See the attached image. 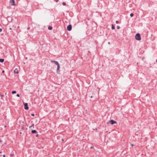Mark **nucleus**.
<instances>
[{
  "label": "nucleus",
  "mask_w": 157,
  "mask_h": 157,
  "mask_svg": "<svg viewBox=\"0 0 157 157\" xmlns=\"http://www.w3.org/2000/svg\"><path fill=\"white\" fill-rule=\"evenodd\" d=\"M135 39L137 40H141L140 35L139 33H137L135 36Z\"/></svg>",
  "instance_id": "nucleus-1"
},
{
  "label": "nucleus",
  "mask_w": 157,
  "mask_h": 157,
  "mask_svg": "<svg viewBox=\"0 0 157 157\" xmlns=\"http://www.w3.org/2000/svg\"><path fill=\"white\" fill-rule=\"evenodd\" d=\"M10 3L11 6H14L15 5L14 0H10Z\"/></svg>",
  "instance_id": "nucleus-2"
},
{
  "label": "nucleus",
  "mask_w": 157,
  "mask_h": 157,
  "mask_svg": "<svg viewBox=\"0 0 157 157\" xmlns=\"http://www.w3.org/2000/svg\"><path fill=\"white\" fill-rule=\"evenodd\" d=\"M72 26L71 25H69L67 27V30L70 31L71 30Z\"/></svg>",
  "instance_id": "nucleus-3"
},
{
  "label": "nucleus",
  "mask_w": 157,
  "mask_h": 157,
  "mask_svg": "<svg viewBox=\"0 0 157 157\" xmlns=\"http://www.w3.org/2000/svg\"><path fill=\"white\" fill-rule=\"evenodd\" d=\"M24 106V108L25 109L28 110L29 109V107H28V105L27 103H25Z\"/></svg>",
  "instance_id": "nucleus-4"
},
{
  "label": "nucleus",
  "mask_w": 157,
  "mask_h": 157,
  "mask_svg": "<svg viewBox=\"0 0 157 157\" xmlns=\"http://www.w3.org/2000/svg\"><path fill=\"white\" fill-rule=\"evenodd\" d=\"M110 123L111 124H114L116 123L117 122L113 120H111L110 121Z\"/></svg>",
  "instance_id": "nucleus-5"
},
{
  "label": "nucleus",
  "mask_w": 157,
  "mask_h": 157,
  "mask_svg": "<svg viewBox=\"0 0 157 157\" xmlns=\"http://www.w3.org/2000/svg\"><path fill=\"white\" fill-rule=\"evenodd\" d=\"M56 65L57 66V73H59V72H58V71H59L58 70H59V68H60L59 64L58 63V64H57V65Z\"/></svg>",
  "instance_id": "nucleus-6"
},
{
  "label": "nucleus",
  "mask_w": 157,
  "mask_h": 157,
  "mask_svg": "<svg viewBox=\"0 0 157 157\" xmlns=\"http://www.w3.org/2000/svg\"><path fill=\"white\" fill-rule=\"evenodd\" d=\"M51 62L54 63L56 65H57V64L59 63L57 61H56L51 60Z\"/></svg>",
  "instance_id": "nucleus-7"
},
{
  "label": "nucleus",
  "mask_w": 157,
  "mask_h": 157,
  "mask_svg": "<svg viewBox=\"0 0 157 157\" xmlns=\"http://www.w3.org/2000/svg\"><path fill=\"white\" fill-rule=\"evenodd\" d=\"M14 72L15 73L17 74L18 73V70L17 69H15L14 71Z\"/></svg>",
  "instance_id": "nucleus-8"
},
{
  "label": "nucleus",
  "mask_w": 157,
  "mask_h": 157,
  "mask_svg": "<svg viewBox=\"0 0 157 157\" xmlns=\"http://www.w3.org/2000/svg\"><path fill=\"white\" fill-rule=\"evenodd\" d=\"M31 132L32 133H37V132L36 130H33L31 131Z\"/></svg>",
  "instance_id": "nucleus-9"
},
{
  "label": "nucleus",
  "mask_w": 157,
  "mask_h": 157,
  "mask_svg": "<svg viewBox=\"0 0 157 157\" xmlns=\"http://www.w3.org/2000/svg\"><path fill=\"white\" fill-rule=\"evenodd\" d=\"M4 61V59H0V62L2 63Z\"/></svg>",
  "instance_id": "nucleus-10"
},
{
  "label": "nucleus",
  "mask_w": 157,
  "mask_h": 157,
  "mask_svg": "<svg viewBox=\"0 0 157 157\" xmlns=\"http://www.w3.org/2000/svg\"><path fill=\"white\" fill-rule=\"evenodd\" d=\"M52 27L49 26L48 27V29L50 30H52Z\"/></svg>",
  "instance_id": "nucleus-11"
},
{
  "label": "nucleus",
  "mask_w": 157,
  "mask_h": 157,
  "mask_svg": "<svg viewBox=\"0 0 157 157\" xmlns=\"http://www.w3.org/2000/svg\"><path fill=\"white\" fill-rule=\"evenodd\" d=\"M112 29H114L115 28V27L113 25H112V28H111Z\"/></svg>",
  "instance_id": "nucleus-12"
},
{
  "label": "nucleus",
  "mask_w": 157,
  "mask_h": 157,
  "mask_svg": "<svg viewBox=\"0 0 157 157\" xmlns=\"http://www.w3.org/2000/svg\"><path fill=\"white\" fill-rule=\"evenodd\" d=\"M16 93V92L15 91H13L12 92V93L13 94H15Z\"/></svg>",
  "instance_id": "nucleus-13"
},
{
  "label": "nucleus",
  "mask_w": 157,
  "mask_h": 157,
  "mask_svg": "<svg viewBox=\"0 0 157 157\" xmlns=\"http://www.w3.org/2000/svg\"><path fill=\"white\" fill-rule=\"evenodd\" d=\"M34 125V124H33L31 126H30L29 127V128H31L32 127H33Z\"/></svg>",
  "instance_id": "nucleus-14"
},
{
  "label": "nucleus",
  "mask_w": 157,
  "mask_h": 157,
  "mask_svg": "<svg viewBox=\"0 0 157 157\" xmlns=\"http://www.w3.org/2000/svg\"><path fill=\"white\" fill-rule=\"evenodd\" d=\"M133 15H134V14L133 13H131L130 14V16L131 17H132L133 16Z\"/></svg>",
  "instance_id": "nucleus-15"
},
{
  "label": "nucleus",
  "mask_w": 157,
  "mask_h": 157,
  "mask_svg": "<svg viewBox=\"0 0 157 157\" xmlns=\"http://www.w3.org/2000/svg\"><path fill=\"white\" fill-rule=\"evenodd\" d=\"M62 4H63V6H65V5H66V3H65V2H63V3H62Z\"/></svg>",
  "instance_id": "nucleus-16"
},
{
  "label": "nucleus",
  "mask_w": 157,
  "mask_h": 157,
  "mask_svg": "<svg viewBox=\"0 0 157 157\" xmlns=\"http://www.w3.org/2000/svg\"><path fill=\"white\" fill-rule=\"evenodd\" d=\"M117 29H119L120 28V26H117Z\"/></svg>",
  "instance_id": "nucleus-17"
},
{
  "label": "nucleus",
  "mask_w": 157,
  "mask_h": 157,
  "mask_svg": "<svg viewBox=\"0 0 157 157\" xmlns=\"http://www.w3.org/2000/svg\"><path fill=\"white\" fill-rule=\"evenodd\" d=\"M116 23H117V24H118L119 23V22L118 21H116Z\"/></svg>",
  "instance_id": "nucleus-18"
},
{
  "label": "nucleus",
  "mask_w": 157,
  "mask_h": 157,
  "mask_svg": "<svg viewBox=\"0 0 157 157\" xmlns=\"http://www.w3.org/2000/svg\"><path fill=\"white\" fill-rule=\"evenodd\" d=\"M17 97H20V95H19V94H17Z\"/></svg>",
  "instance_id": "nucleus-19"
},
{
  "label": "nucleus",
  "mask_w": 157,
  "mask_h": 157,
  "mask_svg": "<svg viewBox=\"0 0 157 157\" xmlns=\"http://www.w3.org/2000/svg\"><path fill=\"white\" fill-rule=\"evenodd\" d=\"M54 0L56 2H58L59 1V0Z\"/></svg>",
  "instance_id": "nucleus-20"
},
{
  "label": "nucleus",
  "mask_w": 157,
  "mask_h": 157,
  "mask_svg": "<svg viewBox=\"0 0 157 157\" xmlns=\"http://www.w3.org/2000/svg\"><path fill=\"white\" fill-rule=\"evenodd\" d=\"M31 116H34L35 115L34 114H31Z\"/></svg>",
  "instance_id": "nucleus-21"
},
{
  "label": "nucleus",
  "mask_w": 157,
  "mask_h": 157,
  "mask_svg": "<svg viewBox=\"0 0 157 157\" xmlns=\"http://www.w3.org/2000/svg\"><path fill=\"white\" fill-rule=\"evenodd\" d=\"M2 31V29H0V32H1Z\"/></svg>",
  "instance_id": "nucleus-22"
},
{
  "label": "nucleus",
  "mask_w": 157,
  "mask_h": 157,
  "mask_svg": "<svg viewBox=\"0 0 157 157\" xmlns=\"http://www.w3.org/2000/svg\"><path fill=\"white\" fill-rule=\"evenodd\" d=\"M1 97H3L4 96V95H1Z\"/></svg>",
  "instance_id": "nucleus-23"
},
{
  "label": "nucleus",
  "mask_w": 157,
  "mask_h": 157,
  "mask_svg": "<svg viewBox=\"0 0 157 157\" xmlns=\"http://www.w3.org/2000/svg\"><path fill=\"white\" fill-rule=\"evenodd\" d=\"M27 29L28 30H29L30 29V27H28V28H27Z\"/></svg>",
  "instance_id": "nucleus-24"
},
{
  "label": "nucleus",
  "mask_w": 157,
  "mask_h": 157,
  "mask_svg": "<svg viewBox=\"0 0 157 157\" xmlns=\"http://www.w3.org/2000/svg\"><path fill=\"white\" fill-rule=\"evenodd\" d=\"M3 157H6V155H3Z\"/></svg>",
  "instance_id": "nucleus-25"
},
{
  "label": "nucleus",
  "mask_w": 157,
  "mask_h": 157,
  "mask_svg": "<svg viewBox=\"0 0 157 157\" xmlns=\"http://www.w3.org/2000/svg\"><path fill=\"white\" fill-rule=\"evenodd\" d=\"M9 29H10V30H12V28H9Z\"/></svg>",
  "instance_id": "nucleus-26"
},
{
  "label": "nucleus",
  "mask_w": 157,
  "mask_h": 157,
  "mask_svg": "<svg viewBox=\"0 0 157 157\" xmlns=\"http://www.w3.org/2000/svg\"><path fill=\"white\" fill-rule=\"evenodd\" d=\"M38 136V134H37V135L36 136V137H37V136Z\"/></svg>",
  "instance_id": "nucleus-27"
},
{
  "label": "nucleus",
  "mask_w": 157,
  "mask_h": 157,
  "mask_svg": "<svg viewBox=\"0 0 157 157\" xmlns=\"http://www.w3.org/2000/svg\"><path fill=\"white\" fill-rule=\"evenodd\" d=\"M93 148V147H92V146L91 147H90V148Z\"/></svg>",
  "instance_id": "nucleus-28"
},
{
  "label": "nucleus",
  "mask_w": 157,
  "mask_h": 157,
  "mask_svg": "<svg viewBox=\"0 0 157 157\" xmlns=\"http://www.w3.org/2000/svg\"><path fill=\"white\" fill-rule=\"evenodd\" d=\"M4 71L3 70L2 71V73H3L4 72Z\"/></svg>",
  "instance_id": "nucleus-29"
},
{
  "label": "nucleus",
  "mask_w": 157,
  "mask_h": 157,
  "mask_svg": "<svg viewBox=\"0 0 157 157\" xmlns=\"http://www.w3.org/2000/svg\"><path fill=\"white\" fill-rule=\"evenodd\" d=\"M131 146H133V144H131Z\"/></svg>",
  "instance_id": "nucleus-30"
},
{
  "label": "nucleus",
  "mask_w": 157,
  "mask_h": 157,
  "mask_svg": "<svg viewBox=\"0 0 157 157\" xmlns=\"http://www.w3.org/2000/svg\"><path fill=\"white\" fill-rule=\"evenodd\" d=\"M108 43L109 44H110V43L109 42Z\"/></svg>",
  "instance_id": "nucleus-31"
},
{
  "label": "nucleus",
  "mask_w": 157,
  "mask_h": 157,
  "mask_svg": "<svg viewBox=\"0 0 157 157\" xmlns=\"http://www.w3.org/2000/svg\"><path fill=\"white\" fill-rule=\"evenodd\" d=\"M6 127V125L5 126V128Z\"/></svg>",
  "instance_id": "nucleus-32"
},
{
  "label": "nucleus",
  "mask_w": 157,
  "mask_h": 157,
  "mask_svg": "<svg viewBox=\"0 0 157 157\" xmlns=\"http://www.w3.org/2000/svg\"><path fill=\"white\" fill-rule=\"evenodd\" d=\"M2 153V152H1V151H0V153Z\"/></svg>",
  "instance_id": "nucleus-33"
},
{
  "label": "nucleus",
  "mask_w": 157,
  "mask_h": 157,
  "mask_svg": "<svg viewBox=\"0 0 157 157\" xmlns=\"http://www.w3.org/2000/svg\"><path fill=\"white\" fill-rule=\"evenodd\" d=\"M156 62L157 63V59H156Z\"/></svg>",
  "instance_id": "nucleus-34"
},
{
  "label": "nucleus",
  "mask_w": 157,
  "mask_h": 157,
  "mask_svg": "<svg viewBox=\"0 0 157 157\" xmlns=\"http://www.w3.org/2000/svg\"><path fill=\"white\" fill-rule=\"evenodd\" d=\"M11 156H12V155H10Z\"/></svg>",
  "instance_id": "nucleus-35"
}]
</instances>
